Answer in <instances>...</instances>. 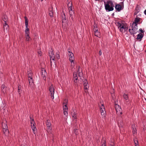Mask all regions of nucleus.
Listing matches in <instances>:
<instances>
[{
    "instance_id": "nucleus-3",
    "label": "nucleus",
    "mask_w": 146,
    "mask_h": 146,
    "mask_svg": "<svg viewBox=\"0 0 146 146\" xmlns=\"http://www.w3.org/2000/svg\"><path fill=\"white\" fill-rule=\"evenodd\" d=\"M68 56L69 57V60L71 63V66L72 68H73L74 66V57L73 53L72 52L68 54Z\"/></svg>"
},
{
    "instance_id": "nucleus-42",
    "label": "nucleus",
    "mask_w": 146,
    "mask_h": 146,
    "mask_svg": "<svg viewBox=\"0 0 146 146\" xmlns=\"http://www.w3.org/2000/svg\"><path fill=\"white\" fill-rule=\"evenodd\" d=\"M30 119L31 123V122H35L34 119L31 116L30 117Z\"/></svg>"
},
{
    "instance_id": "nucleus-32",
    "label": "nucleus",
    "mask_w": 146,
    "mask_h": 146,
    "mask_svg": "<svg viewBox=\"0 0 146 146\" xmlns=\"http://www.w3.org/2000/svg\"><path fill=\"white\" fill-rule=\"evenodd\" d=\"M49 54L50 57H53V56H55L54 53L52 51H50L49 52Z\"/></svg>"
},
{
    "instance_id": "nucleus-33",
    "label": "nucleus",
    "mask_w": 146,
    "mask_h": 146,
    "mask_svg": "<svg viewBox=\"0 0 146 146\" xmlns=\"http://www.w3.org/2000/svg\"><path fill=\"white\" fill-rule=\"evenodd\" d=\"M137 130L136 128L135 127H133V134H135L137 133Z\"/></svg>"
},
{
    "instance_id": "nucleus-24",
    "label": "nucleus",
    "mask_w": 146,
    "mask_h": 146,
    "mask_svg": "<svg viewBox=\"0 0 146 146\" xmlns=\"http://www.w3.org/2000/svg\"><path fill=\"white\" fill-rule=\"evenodd\" d=\"M123 98L125 100L126 102H127L128 100L129 97L128 95L125 94H124L123 95Z\"/></svg>"
},
{
    "instance_id": "nucleus-49",
    "label": "nucleus",
    "mask_w": 146,
    "mask_h": 146,
    "mask_svg": "<svg viewBox=\"0 0 146 146\" xmlns=\"http://www.w3.org/2000/svg\"><path fill=\"white\" fill-rule=\"evenodd\" d=\"M50 66H51L52 67V60H51V58H50Z\"/></svg>"
},
{
    "instance_id": "nucleus-58",
    "label": "nucleus",
    "mask_w": 146,
    "mask_h": 146,
    "mask_svg": "<svg viewBox=\"0 0 146 146\" xmlns=\"http://www.w3.org/2000/svg\"><path fill=\"white\" fill-rule=\"evenodd\" d=\"M41 1H43V0H41Z\"/></svg>"
},
{
    "instance_id": "nucleus-15",
    "label": "nucleus",
    "mask_w": 146,
    "mask_h": 146,
    "mask_svg": "<svg viewBox=\"0 0 146 146\" xmlns=\"http://www.w3.org/2000/svg\"><path fill=\"white\" fill-rule=\"evenodd\" d=\"M72 2L70 1H68V3L67 4V6L68 9L69 11H73L72 8Z\"/></svg>"
},
{
    "instance_id": "nucleus-2",
    "label": "nucleus",
    "mask_w": 146,
    "mask_h": 146,
    "mask_svg": "<svg viewBox=\"0 0 146 146\" xmlns=\"http://www.w3.org/2000/svg\"><path fill=\"white\" fill-rule=\"evenodd\" d=\"M138 26L136 25L132 24L131 28L129 29V31L131 35H134L137 32Z\"/></svg>"
},
{
    "instance_id": "nucleus-52",
    "label": "nucleus",
    "mask_w": 146,
    "mask_h": 146,
    "mask_svg": "<svg viewBox=\"0 0 146 146\" xmlns=\"http://www.w3.org/2000/svg\"><path fill=\"white\" fill-rule=\"evenodd\" d=\"M110 146H114V144L113 143L112 144H110Z\"/></svg>"
},
{
    "instance_id": "nucleus-55",
    "label": "nucleus",
    "mask_w": 146,
    "mask_h": 146,
    "mask_svg": "<svg viewBox=\"0 0 146 146\" xmlns=\"http://www.w3.org/2000/svg\"><path fill=\"white\" fill-rule=\"evenodd\" d=\"M122 113L121 112L120 113V114L121 115L122 114Z\"/></svg>"
},
{
    "instance_id": "nucleus-11",
    "label": "nucleus",
    "mask_w": 146,
    "mask_h": 146,
    "mask_svg": "<svg viewBox=\"0 0 146 146\" xmlns=\"http://www.w3.org/2000/svg\"><path fill=\"white\" fill-rule=\"evenodd\" d=\"M127 24L126 23L123 25L122 26V27L119 29L120 32H124L128 29V27L126 26Z\"/></svg>"
},
{
    "instance_id": "nucleus-17",
    "label": "nucleus",
    "mask_w": 146,
    "mask_h": 146,
    "mask_svg": "<svg viewBox=\"0 0 146 146\" xmlns=\"http://www.w3.org/2000/svg\"><path fill=\"white\" fill-rule=\"evenodd\" d=\"M73 80L75 83H77L79 81L78 77L76 73H74L73 74Z\"/></svg>"
},
{
    "instance_id": "nucleus-41",
    "label": "nucleus",
    "mask_w": 146,
    "mask_h": 146,
    "mask_svg": "<svg viewBox=\"0 0 146 146\" xmlns=\"http://www.w3.org/2000/svg\"><path fill=\"white\" fill-rule=\"evenodd\" d=\"M93 26L94 27V29L95 30V29H98L97 28V25L95 23H94Z\"/></svg>"
},
{
    "instance_id": "nucleus-36",
    "label": "nucleus",
    "mask_w": 146,
    "mask_h": 146,
    "mask_svg": "<svg viewBox=\"0 0 146 146\" xmlns=\"http://www.w3.org/2000/svg\"><path fill=\"white\" fill-rule=\"evenodd\" d=\"M135 10L136 11H137V13H139L140 11V9H139V7L137 6L135 8Z\"/></svg>"
},
{
    "instance_id": "nucleus-20",
    "label": "nucleus",
    "mask_w": 146,
    "mask_h": 146,
    "mask_svg": "<svg viewBox=\"0 0 146 146\" xmlns=\"http://www.w3.org/2000/svg\"><path fill=\"white\" fill-rule=\"evenodd\" d=\"M28 80L29 85L32 86H33L34 85V80L33 79L32 77L29 78Z\"/></svg>"
},
{
    "instance_id": "nucleus-50",
    "label": "nucleus",
    "mask_w": 146,
    "mask_h": 146,
    "mask_svg": "<svg viewBox=\"0 0 146 146\" xmlns=\"http://www.w3.org/2000/svg\"><path fill=\"white\" fill-rule=\"evenodd\" d=\"M5 23L4 25V26H7V27H9V25L7 24V22H5Z\"/></svg>"
},
{
    "instance_id": "nucleus-12",
    "label": "nucleus",
    "mask_w": 146,
    "mask_h": 146,
    "mask_svg": "<svg viewBox=\"0 0 146 146\" xmlns=\"http://www.w3.org/2000/svg\"><path fill=\"white\" fill-rule=\"evenodd\" d=\"M1 89L2 92L4 94L7 93L8 90V88L6 86H5L4 84H3L1 86Z\"/></svg>"
},
{
    "instance_id": "nucleus-27",
    "label": "nucleus",
    "mask_w": 146,
    "mask_h": 146,
    "mask_svg": "<svg viewBox=\"0 0 146 146\" xmlns=\"http://www.w3.org/2000/svg\"><path fill=\"white\" fill-rule=\"evenodd\" d=\"M49 14L51 17H53V12L52 10V9H50L49 11Z\"/></svg>"
},
{
    "instance_id": "nucleus-18",
    "label": "nucleus",
    "mask_w": 146,
    "mask_h": 146,
    "mask_svg": "<svg viewBox=\"0 0 146 146\" xmlns=\"http://www.w3.org/2000/svg\"><path fill=\"white\" fill-rule=\"evenodd\" d=\"M140 18L139 17H138L137 16L136 18L134 21L133 22L132 24L133 25H136V26H137L138 23L140 21Z\"/></svg>"
},
{
    "instance_id": "nucleus-37",
    "label": "nucleus",
    "mask_w": 146,
    "mask_h": 146,
    "mask_svg": "<svg viewBox=\"0 0 146 146\" xmlns=\"http://www.w3.org/2000/svg\"><path fill=\"white\" fill-rule=\"evenodd\" d=\"M79 71V68L78 69V70L77 71V72H78V76L80 77L81 76H82V72H78Z\"/></svg>"
},
{
    "instance_id": "nucleus-47",
    "label": "nucleus",
    "mask_w": 146,
    "mask_h": 146,
    "mask_svg": "<svg viewBox=\"0 0 146 146\" xmlns=\"http://www.w3.org/2000/svg\"><path fill=\"white\" fill-rule=\"evenodd\" d=\"M134 141V142H135V145H138V141Z\"/></svg>"
},
{
    "instance_id": "nucleus-35",
    "label": "nucleus",
    "mask_w": 146,
    "mask_h": 146,
    "mask_svg": "<svg viewBox=\"0 0 146 146\" xmlns=\"http://www.w3.org/2000/svg\"><path fill=\"white\" fill-rule=\"evenodd\" d=\"M59 53V52H57L56 54V57L58 59H59L60 58V56Z\"/></svg>"
},
{
    "instance_id": "nucleus-39",
    "label": "nucleus",
    "mask_w": 146,
    "mask_h": 146,
    "mask_svg": "<svg viewBox=\"0 0 146 146\" xmlns=\"http://www.w3.org/2000/svg\"><path fill=\"white\" fill-rule=\"evenodd\" d=\"M28 78H32V73L31 72H29L28 73Z\"/></svg>"
},
{
    "instance_id": "nucleus-9",
    "label": "nucleus",
    "mask_w": 146,
    "mask_h": 146,
    "mask_svg": "<svg viewBox=\"0 0 146 146\" xmlns=\"http://www.w3.org/2000/svg\"><path fill=\"white\" fill-rule=\"evenodd\" d=\"M25 23L26 29L25 31V33H30L29 29L28 28V21L26 17H25Z\"/></svg>"
},
{
    "instance_id": "nucleus-28",
    "label": "nucleus",
    "mask_w": 146,
    "mask_h": 146,
    "mask_svg": "<svg viewBox=\"0 0 146 146\" xmlns=\"http://www.w3.org/2000/svg\"><path fill=\"white\" fill-rule=\"evenodd\" d=\"M94 33L95 36L99 37V36H100V33L98 31V29H95Z\"/></svg>"
},
{
    "instance_id": "nucleus-4",
    "label": "nucleus",
    "mask_w": 146,
    "mask_h": 146,
    "mask_svg": "<svg viewBox=\"0 0 146 146\" xmlns=\"http://www.w3.org/2000/svg\"><path fill=\"white\" fill-rule=\"evenodd\" d=\"M115 8L116 9V12H120L121 10L124 8L123 2H121L119 4H117L115 5Z\"/></svg>"
},
{
    "instance_id": "nucleus-10",
    "label": "nucleus",
    "mask_w": 146,
    "mask_h": 146,
    "mask_svg": "<svg viewBox=\"0 0 146 146\" xmlns=\"http://www.w3.org/2000/svg\"><path fill=\"white\" fill-rule=\"evenodd\" d=\"M31 128L32 129L33 133L34 134H35L37 130V129L35 126L36 124L35 122H31Z\"/></svg>"
},
{
    "instance_id": "nucleus-23",
    "label": "nucleus",
    "mask_w": 146,
    "mask_h": 146,
    "mask_svg": "<svg viewBox=\"0 0 146 146\" xmlns=\"http://www.w3.org/2000/svg\"><path fill=\"white\" fill-rule=\"evenodd\" d=\"M62 23H65L66 22V17L65 14L64 13L62 16Z\"/></svg>"
},
{
    "instance_id": "nucleus-7",
    "label": "nucleus",
    "mask_w": 146,
    "mask_h": 146,
    "mask_svg": "<svg viewBox=\"0 0 146 146\" xmlns=\"http://www.w3.org/2000/svg\"><path fill=\"white\" fill-rule=\"evenodd\" d=\"M83 82L84 91L85 92L87 93V92H88V90L89 88V85L88 84V82L86 79H84Z\"/></svg>"
},
{
    "instance_id": "nucleus-43",
    "label": "nucleus",
    "mask_w": 146,
    "mask_h": 146,
    "mask_svg": "<svg viewBox=\"0 0 146 146\" xmlns=\"http://www.w3.org/2000/svg\"><path fill=\"white\" fill-rule=\"evenodd\" d=\"M139 32H140V33H144V31L141 28L140 29H139Z\"/></svg>"
},
{
    "instance_id": "nucleus-53",
    "label": "nucleus",
    "mask_w": 146,
    "mask_h": 146,
    "mask_svg": "<svg viewBox=\"0 0 146 146\" xmlns=\"http://www.w3.org/2000/svg\"><path fill=\"white\" fill-rule=\"evenodd\" d=\"M144 14H145V15H146V9H145V10L144 11Z\"/></svg>"
},
{
    "instance_id": "nucleus-26",
    "label": "nucleus",
    "mask_w": 146,
    "mask_h": 146,
    "mask_svg": "<svg viewBox=\"0 0 146 146\" xmlns=\"http://www.w3.org/2000/svg\"><path fill=\"white\" fill-rule=\"evenodd\" d=\"M18 92L20 96H21V94L22 92V90L21 89V86L20 85H18Z\"/></svg>"
},
{
    "instance_id": "nucleus-40",
    "label": "nucleus",
    "mask_w": 146,
    "mask_h": 146,
    "mask_svg": "<svg viewBox=\"0 0 146 146\" xmlns=\"http://www.w3.org/2000/svg\"><path fill=\"white\" fill-rule=\"evenodd\" d=\"M74 132L76 135H77L78 134V129H74Z\"/></svg>"
},
{
    "instance_id": "nucleus-22",
    "label": "nucleus",
    "mask_w": 146,
    "mask_h": 146,
    "mask_svg": "<svg viewBox=\"0 0 146 146\" xmlns=\"http://www.w3.org/2000/svg\"><path fill=\"white\" fill-rule=\"evenodd\" d=\"M3 134L6 136L8 135L9 133V130L8 128L3 129Z\"/></svg>"
},
{
    "instance_id": "nucleus-48",
    "label": "nucleus",
    "mask_w": 146,
    "mask_h": 146,
    "mask_svg": "<svg viewBox=\"0 0 146 146\" xmlns=\"http://www.w3.org/2000/svg\"><path fill=\"white\" fill-rule=\"evenodd\" d=\"M99 55L100 56L102 55V50H100L99 51Z\"/></svg>"
},
{
    "instance_id": "nucleus-30",
    "label": "nucleus",
    "mask_w": 146,
    "mask_h": 146,
    "mask_svg": "<svg viewBox=\"0 0 146 146\" xmlns=\"http://www.w3.org/2000/svg\"><path fill=\"white\" fill-rule=\"evenodd\" d=\"M115 108L117 112L118 110L120 111V110H121L120 107L119 105L117 104L115 105Z\"/></svg>"
},
{
    "instance_id": "nucleus-46",
    "label": "nucleus",
    "mask_w": 146,
    "mask_h": 146,
    "mask_svg": "<svg viewBox=\"0 0 146 146\" xmlns=\"http://www.w3.org/2000/svg\"><path fill=\"white\" fill-rule=\"evenodd\" d=\"M7 27H7V26H4V27H3V29H4V31H5V29H6V30H7Z\"/></svg>"
},
{
    "instance_id": "nucleus-16",
    "label": "nucleus",
    "mask_w": 146,
    "mask_h": 146,
    "mask_svg": "<svg viewBox=\"0 0 146 146\" xmlns=\"http://www.w3.org/2000/svg\"><path fill=\"white\" fill-rule=\"evenodd\" d=\"M46 125L48 127V131H49L52 129L51 127V124L50 123V121L49 120H47L46 122Z\"/></svg>"
},
{
    "instance_id": "nucleus-56",
    "label": "nucleus",
    "mask_w": 146,
    "mask_h": 146,
    "mask_svg": "<svg viewBox=\"0 0 146 146\" xmlns=\"http://www.w3.org/2000/svg\"><path fill=\"white\" fill-rule=\"evenodd\" d=\"M135 146H139V145H135Z\"/></svg>"
},
{
    "instance_id": "nucleus-25",
    "label": "nucleus",
    "mask_w": 146,
    "mask_h": 146,
    "mask_svg": "<svg viewBox=\"0 0 146 146\" xmlns=\"http://www.w3.org/2000/svg\"><path fill=\"white\" fill-rule=\"evenodd\" d=\"M70 15V17L73 20V17L74 15V11H69Z\"/></svg>"
},
{
    "instance_id": "nucleus-5",
    "label": "nucleus",
    "mask_w": 146,
    "mask_h": 146,
    "mask_svg": "<svg viewBox=\"0 0 146 146\" xmlns=\"http://www.w3.org/2000/svg\"><path fill=\"white\" fill-rule=\"evenodd\" d=\"M65 102L63 104H65L63 106V110L64 112V115L66 116L67 117L68 116V108L67 106V104L68 102L67 100L66 99H65L64 100Z\"/></svg>"
},
{
    "instance_id": "nucleus-19",
    "label": "nucleus",
    "mask_w": 146,
    "mask_h": 146,
    "mask_svg": "<svg viewBox=\"0 0 146 146\" xmlns=\"http://www.w3.org/2000/svg\"><path fill=\"white\" fill-rule=\"evenodd\" d=\"M29 33H25V35L26 39V40L27 41H29L31 40V39L29 35Z\"/></svg>"
},
{
    "instance_id": "nucleus-38",
    "label": "nucleus",
    "mask_w": 146,
    "mask_h": 146,
    "mask_svg": "<svg viewBox=\"0 0 146 146\" xmlns=\"http://www.w3.org/2000/svg\"><path fill=\"white\" fill-rule=\"evenodd\" d=\"M4 17L3 18V20L5 22H7V19L6 16H4Z\"/></svg>"
},
{
    "instance_id": "nucleus-51",
    "label": "nucleus",
    "mask_w": 146,
    "mask_h": 146,
    "mask_svg": "<svg viewBox=\"0 0 146 146\" xmlns=\"http://www.w3.org/2000/svg\"><path fill=\"white\" fill-rule=\"evenodd\" d=\"M70 49H68V53H72V52H71L70 51Z\"/></svg>"
},
{
    "instance_id": "nucleus-31",
    "label": "nucleus",
    "mask_w": 146,
    "mask_h": 146,
    "mask_svg": "<svg viewBox=\"0 0 146 146\" xmlns=\"http://www.w3.org/2000/svg\"><path fill=\"white\" fill-rule=\"evenodd\" d=\"M71 115H72V117L74 118V119H76L77 118V115L76 113H75L74 112H72Z\"/></svg>"
},
{
    "instance_id": "nucleus-57",
    "label": "nucleus",
    "mask_w": 146,
    "mask_h": 146,
    "mask_svg": "<svg viewBox=\"0 0 146 146\" xmlns=\"http://www.w3.org/2000/svg\"><path fill=\"white\" fill-rule=\"evenodd\" d=\"M112 15H114V13H113V14H112Z\"/></svg>"
},
{
    "instance_id": "nucleus-45",
    "label": "nucleus",
    "mask_w": 146,
    "mask_h": 146,
    "mask_svg": "<svg viewBox=\"0 0 146 146\" xmlns=\"http://www.w3.org/2000/svg\"><path fill=\"white\" fill-rule=\"evenodd\" d=\"M38 55H39L40 56H41V55H42V54H41V51L40 50H39V51H38Z\"/></svg>"
},
{
    "instance_id": "nucleus-14",
    "label": "nucleus",
    "mask_w": 146,
    "mask_h": 146,
    "mask_svg": "<svg viewBox=\"0 0 146 146\" xmlns=\"http://www.w3.org/2000/svg\"><path fill=\"white\" fill-rule=\"evenodd\" d=\"M41 73L42 74V76L43 77V79L45 80L46 79V76H47V73L46 72L45 70L44 69L42 70Z\"/></svg>"
},
{
    "instance_id": "nucleus-29",
    "label": "nucleus",
    "mask_w": 146,
    "mask_h": 146,
    "mask_svg": "<svg viewBox=\"0 0 146 146\" xmlns=\"http://www.w3.org/2000/svg\"><path fill=\"white\" fill-rule=\"evenodd\" d=\"M2 125L3 129L8 128L7 124L6 123V122L5 123L3 122L2 123Z\"/></svg>"
},
{
    "instance_id": "nucleus-21",
    "label": "nucleus",
    "mask_w": 146,
    "mask_h": 146,
    "mask_svg": "<svg viewBox=\"0 0 146 146\" xmlns=\"http://www.w3.org/2000/svg\"><path fill=\"white\" fill-rule=\"evenodd\" d=\"M143 34L141 33H139L137 36V37L136 39L137 40H141L142 38H143Z\"/></svg>"
},
{
    "instance_id": "nucleus-8",
    "label": "nucleus",
    "mask_w": 146,
    "mask_h": 146,
    "mask_svg": "<svg viewBox=\"0 0 146 146\" xmlns=\"http://www.w3.org/2000/svg\"><path fill=\"white\" fill-rule=\"evenodd\" d=\"M50 94V96L52 100L54 98V89L53 87L52 84L48 88Z\"/></svg>"
},
{
    "instance_id": "nucleus-1",
    "label": "nucleus",
    "mask_w": 146,
    "mask_h": 146,
    "mask_svg": "<svg viewBox=\"0 0 146 146\" xmlns=\"http://www.w3.org/2000/svg\"><path fill=\"white\" fill-rule=\"evenodd\" d=\"M105 8L107 12L112 11L114 10V4L111 0H108L106 2H104Z\"/></svg>"
},
{
    "instance_id": "nucleus-34",
    "label": "nucleus",
    "mask_w": 146,
    "mask_h": 146,
    "mask_svg": "<svg viewBox=\"0 0 146 146\" xmlns=\"http://www.w3.org/2000/svg\"><path fill=\"white\" fill-rule=\"evenodd\" d=\"M103 141H104L103 142V144L101 146H106V141L105 140L104 138L103 137L102 138Z\"/></svg>"
},
{
    "instance_id": "nucleus-6",
    "label": "nucleus",
    "mask_w": 146,
    "mask_h": 146,
    "mask_svg": "<svg viewBox=\"0 0 146 146\" xmlns=\"http://www.w3.org/2000/svg\"><path fill=\"white\" fill-rule=\"evenodd\" d=\"M100 108L102 117H105L106 114L104 104H102L101 106L100 107Z\"/></svg>"
},
{
    "instance_id": "nucleus-54",
    "label": "nucleus",
    "mask_w": 146,
    "mask_h": 146,
    "mask_svg": "<svg viewBox=\"0 0 146 146\" xmlns=\"http://www.w3.org/2000/svg\"><path fill=\"white\" fill-rule=\"evenodd\" d=\"M138 13H137V11H135L134 13L135 15H136Z\"/></svg>"
},
{
    "instance_id": "nucleus-13",
    "label": "nucleus",
    "mask_w": 146,
    "mask_h": 146,
    "mask_svg": "<svg viewBox=\"0 0 146 146\" xmlns=\"http://www.w3.org/2000/svg\"><path fill=\"white\" fill-rule=\"evenodd\" d=\"M126 23L124 21H117L116 22V24L117 26L118 29L120 28L123 25Z\"/></svg>"
},
{
    "instance_id": "nucleus-44",
    "label": "nucleus",
    "mask_w": 146,
    "mask_h": 146,
    "mask_svg": "<svg viewBox=\"0 0 146 146\" xmlns=\"http://www.w3.org/2000/svg\"><path fill=\"white\" fill-rule=\"evenodd\" d=\"M54 57L55 56H53V57H50V58H51V60H53V62L54 63Z\"/></svg>"
}]
</instances>
